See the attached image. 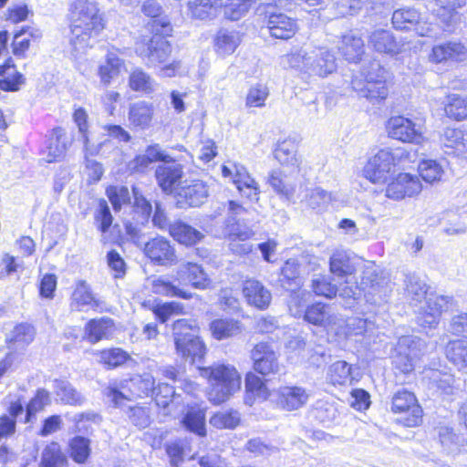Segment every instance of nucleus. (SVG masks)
<instances>
[{
  "instance_id": "61",
  "label": "nucleus",
  "mask_w": 467,
  "mask_h": 467,
  "mask_svg": "<svg viewBox=\"0 0 467 467\" xmlns=\"http://www.w3.org/2000/svg\"><path fill=\"white\" fill-rule=\"evenodd\" d=\"M327 377L334 385H346L350 383L352 380L351 367L346 361H336L329 367Z\"/></svg>"
},
{
  "instance_id": "53",
  "label": "nucleus",
  "mask_w": 467,
  "mask_h": 467,
  "mask_svg": "<svg viewBox=\"0 0 467 467\" xmlns=\"http://www.w3.org/2000/svg\"><path fill=\"white\" fill-rule=\"evenodd\" d=\"M42 467H67V459L57 442L47 444L41 455Z\"/></svg>"
},
{
  "instance_id": "47",
  "label": "nucleus",
  "mask_w": 467,
  "mask_h": 467,
  "mask_svg": "<svg viewBox=\"0 0 467 467\" xmlns=\"http://www.w3.org/2000/svg\"><path fill=\"white\" fill-rule=\"evenodd\" d=\"M267 182L275 192L287 200H290L296 192L295 184L289 182L287 176L280 170H273L268 175Z\"/></svg>"
},
{
  "instance_id": "27",
  "label": "nucleus",
  "mask_w": 467,
  "mask_h": 467,
  "mask_svg": "<svg viewBox=\"0 0 467 467\" xmlns=\"http://www.w3.org/2000/svg\"><path fill=\"white\" fill-rule=\"evenodd\" d=\"M267 28L270 35L275 38L289 39L298 30L295 19L282 13L271 14L267 21Z\"/></svg>"
},
{
  "instance_id": "9",
  "label": "nucleus",
  "mask_w": 467,
  "mask_h": 467,
  "mask_svg": "<svg viewBox=\"0 0 467 467\" xmlns=\"http://www.w3.org/2000/svg\"><path fill=\"white\" fill-rule=\"evenodd\" d=\"M386 130L389 138L404 143L421 145L427 141L424 125L403 116L391 117Z\"/></svg>"
},
{
  "instance_id": "43",
  "label": "nucleus",
  "mask_w": 467,
  "mask_h": 467,
  "mask_svg": "<svg viewBox=\"0 0 467 467\" xmlns=\"http://www.w3.org/2000/svg\"><path fill=\"white\" fill-rule=\"evenodd\" d=\"M129 86L133 91L150 95L156 91L158 83L141 68H135L130 75Z\"/></svg>"
},
{
  "instance_id": "50",
  "label": "nucleus",
  "mask_w": 467,
  "mask_h": 467,
  "mask_svg": "<svg viewBox=\"0 0 467 467\" xmlns=\"http://www.w3.org/2000/svg\"><path fill=\"white\" fill-rule=\"evenodd\" d=\"M420 20V14L415 8H400L392 15L393 26L398 30H410Z\"/></svg>"
},
{
  "instance_id": "38",
  "label": "nucleus",
  "mask_w": 467,
  "mask_h": 467,
  "mask_svg": "<svg viewBox=\"0 0 467 467\" xmlns=\"http://www.w3.org/2000/svg\"><path fill=\"white\" fill-rule=\"evenodd\" d=\"M211 335L216 340H224L241 333L242 328L238 321L232 318H217L209 325Z\"/></svg>"
},
{
  "instance_id": "10",
  "label": "nucleus",
  "mask_w": 467,
  "mask_h": 467,
  "mask_svg": "<svg viewBox=\"0 0 467 467\" xmlns=\"http://www.w3.org/2000/svg\"><path fill=\"white\" fill-rule=\"evenodd\" d=\"M222 173L233 182L242 196L252 202L259 201V184L244 165L228 161L222 166Z\"/></svg>"
},
{
  "instance_id": "5",
  "label": "nucleus",
  "mask_w": 467,
  "mask_h": 467,
  "mask_svg": "<svg viewBox=\"0 0 467 467\" xmlns=\"http://www.w3.org/2000/svg\"><path fill=\"white\" fill-rule=\"evenodd\" d=\"M160 23L162 29L150 38L141 37L136 42L135 52L143 60H147L148 67H159L166 63L171 54L172 47L170 42L161 34H168L171 31L169 22L154 20V24Z\"/></svg>"
},
{
  "instance_id": "34",
  "label": "nucleus",
  "mask_w": 467,
  "mask_h": 467,
  "mask_svg": "<svg viewBox=\"0 0 467 467\" xmlns=\"http://www.w3.org/2000/svg\"><path fill=\"white\" fill-rule=\"evenodd\" d=\"M70 144V139L66 131L57 128L53 130L47 149V161L53 162L63 159Z\"/></svg>"
},
{
  "instance_id": "37",
  "label": "nucleus",
  "mask_w": 467,
  "mask_h": 467,
  "mask_svg": "<svg viewBox=\"0 0 467 467\" xmlns=\"http://www.w3.org/2000/svg\"><path fill=\"white\" fill-rule=\"evenodd\" d=\"M329 268L339 277L350 276L356 271L355 259L347 251L336 250L330 257Z\"/></svg>"
},
{
  "instance_id": "24",
  "label": "nucleus",
  "mask_w": 467,
  "mask_h": 467,
  "mask_svg": "<svg viewBox=\"0 0 467 467\" xmlns=\"http://www.w3.org/2000/svg\"><path fill=\"white\" fill-rule=\"evenodd\" d=\"M368 45L375 51L382 54L395 56L404 50V43L398 41L393 34L385 29L374 30L368 36Z\"/></svg>"
},
{
  "instance_id": "57",
  "label": "nucleus",
  "mask_w": 467,
  "mask_h": 467,
  "mask_svg": "<svg viewBox=\"0 0 467 467\" xmlns=\"http://www.w3.org/2000/svg\"><path fill=\"white\" fill-rule=\"evenodd\" d=\"M256 0H227L223 2V16L231 21H238L251 9Z\"/></svg>"
},
{
  "instance_id": "55",
  "label": "nucleus",
  "mask_w": 467,
  "mask_h": 467,
  "mask_svg": "<svg viewBox=\"0 0 467 467\" xmlns=\"http://www.w3.org/2000/svg\"><path fill=\"white\" fill-rule=\"evenodd\" d=\"M446 116L457 121L467 119V99L457 94L447 97L444 105Z\"/></svg>"
},
{
  "instance_id": "7",
  "label": "nucleus",
  "mask_w": 467,
  "mask_h": 467,
  "mask_svg": "<svg viewBox=\"0 0 467 467\" xmlns=\"http://www.w3.org/2000/svg\"><path fill=\"white\" fill-rule=\"evenodd\" d=\"M363 75L366 81L363 87H359V81H352L353 88L358 95L368 99L372 103L385 99L389 94L386 85L387 70L378 61H373L367 68H364Z\"/></svg>"
},
{
  "instance_id": "62",
  "label": "nucleus",
  "mask_w": 467,
  "mask_h": 467,
  "mask_svg": "<svg viewBox=\"0 0 467 467\" xmlns=\"http://www.w3.org/2000/svg\"><path fill=\"white\" fill-rule=\"evenodd\" d=\"M177 354L184 358H190L192 362L203 358L206 348L203 341L198 337H190L182 344V349H176Z\"/></svg>"
},
{
  "instance_id": "4",
  "label": "nucleus",
  "mask_w": 467,
  "mask_h": 467,
  "mask_svg": "<svg viewBox=\"0 0 467 467\" xmlns=\"http://www.w3.org/2000/svg\"><path fill=\"white\" fill-rule=\"evenodd\" d=\"M309 296V293L305 291L294 292L288 304L290 313L294 317H301L304 314V318L308 323L321 326L328 333H333L337 328V324L343 323V318L331 314L328 307L321 303L314 304L305 310L304 307Z\"/></svg>"
},
{
  "instance_id": "46",
  "label": "nucleus",
  "mask_w": 467,
  "mask_h": 467,
  "mask_svg": "<svg viewBox=\"0 0 467 467\" xmlns=\"http://www.w3.org/2000/svg\"><path fill=\"white\" fill-rule=\"evenodd\" d=\"M424 379H429V384L436 388L441 394L451 395L454 392V378L447 373H441L435 369H427Z\"/></svg>"
},
{
  "instance_id": "42",
  "label": "nucleus",
  "mask_w": 467,
  "mask_h": 467,
  "mask_svg": "<svg viewBox=\"0 0 467 467\" xmlns=\"http://www.w3.org/2000/svg\"><path fill=\"white\" fill-rule=\"evenodd\" d=\"M241 41L238 32L222 29L215 37V51L222 57L229 56L235 51Z\"/></svg>"
},
{
  "instance_id": "45",
  "label": "nucleus",
  "mask_w": 467,
  "mask_h": 467,
  "mask_svg": "<svg viewBox=\"0 0 467 467\" xmlns=\"http://www.w3.org/2000/svg\"><path fill=\"white\" fill-rule=\"evenodd\" d=\"M183 426L190 431L205 436V408L191 407L182 419Z\"/></svg>"
},
{
  "instance_id": "3",
  "label": "nucleus",
  "mask_w": 467,
  "mask_h": 467,
  "mask_svg": "<svg viewBox=\"0 0 467 467\" xmlns=\"http://www.w3.org/2000/svg\"><path fill=\"white\" fill-rule=\"evenodd\" d=\"M415 161V154L403 147L379 150L363 169L366 179L374 184L385 183L392 169H405Z\"/></svg>"
},
{
  "instance_id": "36",
  "label": "nucleus",
  "mask_w": 467,
  "mask_h": 467,
  "mask_svg": "<svg viewBox=\"0 0 467 467\" xmlns=\"http://www.w3.org/2000/svg\"><path fill=\"white\" fill-rule=\"evenodd\" d=\"M441 143L444 148L459 157L467 159V140L464 139V134L462 130L447 128L441 136Z\"/></svg>"
},
{
  "instance_id": "40",
  "label": "nucleus",
  "mask_w": 467,
  "mask_h": 467,
  "mask_svg": "<svg viewBox=\"0 0 467 467\" xmlns=\"http://www.w3.org/2000/svg\"><path fill=\"white\" fill-rule=\"evenodd\" d=\"M170 234L179 243L192 245L200 242L204 234L182 222H176L169 226Z\"/></svg>"
},
{
  "instance_id": "32",
  "label": "nucleus",
  "mask_w": 467,
  "mask_h": 467,
  "mask_svg": "<svg viewBox=\"0 0 467 467\" xmlns=\"http://www.w3.org/2000/svg\"><path fill=\"white\" fill-rule=\"evenodd\" d=\"M124 67V60L116 52L109 51L104 62L98 67V76L99 77L100 83L106 87L109 86L120 75Z\"/></svg>"
},
{
  "instance_id": "29",
  "label": "nucleus",
  "mask_w": 467,
  "mask_h": 467,
  "mask_svg": "<svg viewBox=\"0 0 467 467\" xmlns=\"http://www.w3.org/2000/svg\"><path fill=\"white\" fill-rule=\"evenodd\" d=\"M438 440L447 454L455 455L467 451L465 439L455 433L454 430L447 425H440L436 428Z\"/></svg>"
},
{
  "instance_id": "21",
  "label": "nucleus",
  "mask_w": 467,
  "mask_h": 467,
  "mask_svg": "<svg viewBox=\"0 0 467 467\" xmlns=\"http://www.w3.org/2000/svg\"><path fill=\"white\" fill-rule=\"evenodd\" d=\"M183 175V167L173 161L159 165L155 171V176L159 186L167 193H174L178 185H182L180 180Z\"/></svg>"
},
{
  "instance_id": "63",
  "label": "nucleus",
  "mask_w": 467,
  "mask_h": 467,
  "mask_svg": "<svg viewBox=\"0 0 467 467\" xmlns=\"http://www.w3.org/2000/svg\"><path fill=\"white\" fill-rule=\"evenodd\" d=\"M269 96L268 88L261 83L251 86L245 98V106L248 108H262Z\"/></svg>"
},
{
  "instance_id": "30",
  "label": "nucleus",
  "mask_w": 467,
  "mask_h": 467,
  "mask_svg": "<svg viewBox=\"0 0 467 467\" xmlns=\"http://www.w3.org/2000/svg\"><path fill=\"white\" fill-rule=\"evenodd\" d=\"M243 293L249 305L259 309L266 308L272 299L270 291L257 280H246L244 284Z\"/></svg>"
},
{
  "instance_id": "51",
  "label": "nucleus",
  "mask_w": 467,
  "mask_h": 467,
  "mask_svg": "<svg viewBox=\"0 0 467 467\" xmlns=\"http://www.w3.org/2000/svg\"><path fill=\"white\" fill-rule=\"evenodd\" d=\"M368 323L366 319L350 317L347 320L343 319V323H337L333 333L339 338H347L350 336L364 334L368 330Z\"/></svg>"
},
{
  "instance_id": "17",
  "label": "nucleus",
  "mask_w": 467,
  "mask_h": 467,
  "mask_svg": "<svg viewBox=\"0 0 467 467\" xmlns=\"http://www.w3.org/2000/svg\"><path fill=\"white\" fill-rule=\"evenodd\" d=\"M254 369L262 374L269 375L278 372V355L273 347L267 343H258L251 351Z\"/></svg>"
},
{
  "instance_id": "56",
  "label": "nucleus",
  "mask_w": 467,
  "mask_h": 467,
  "mask_svg": "<svg viewBox=\"0 0 467 467\" xmlns=\"http://www.w3.org/2000/svg\"><path fill=\"white\" fill-rule=\"evenodd\" d=\"M420 178L427 183L433 184L441 180L444 174L442 165L436 160H422L418 166Z\"/></svg>"
},
{
  "instance_id": "14",
  "label": "nucleus",
  "mask_w": 467,
  "mask_h": 467,
  "mask_svg": "<svg viewBox=\"0 0 467 467\" xmlns=\"http://www.w3.org/2000/svg\"><path fill=\"white\" fill-rule=\"evenodd\" d=\"M391 410L395 413H408L404 419V424L408 427L418 426L422 420V410L410 391L402 389L396 392L392 398Z\"/></svg>"
},
{
  "instance_id": "15",
  "label": "nucleus",
  "mask_w": 467,
  "mask_h": 467,
  "mask_svg": "<svg viewBox=\"0 0 467 467\" xmlns=\"http://www.w3.org/2000/svg\"><path fill=\"white\" fill-rule=\"evenodd\" d=\"M450 303L451 297L449 296L429 295L424 306L421 307L417 317L419 325L429 328L436 327L442 312L449 308Z\"/></svg>"
},
{
  "instance_id": "54",
  "label": "nucleus",
  "mask_w": 467,
  "mask_h": 467,
  "mask_svg": "<svg viewBox=\"0 0 467 467\" xmlns=\"http://www.w3.org/2000/svg\"><path fill=\"white\" fill-rule=\"evenodd\" d=\"M446 357L458 369L467 368V341H450L446 347Z\"/></svg>"
},
{
  "instance_id": "1",
  "label": "nucleus",
  "mask_w": 467,
  "mask_h": 467,
  "mask_svg": "<svg viewBox=\"0 0 467 467\" xmlns=\"http://www.w3.org/2000/svg\"><path fill=\"white\" fill-rule=\"evenodd\" d=\"M105 20L95 0H76L70 12V45L84 53L105 28Z\"/></svg>"
},
{
  "instance_id": "52",
  "label": "nucleus",
  "mask_w": 467,
  "mask_h": 467,
  "mask_svg": "<svg viewBox=\"0 0 467 467\" xmlns=\"http://www.w3.org/2000/svg\"><path fill=\"white\" fill-rule=\"evenodd\" d=\"M254 235V232L248 228H241L239 225L233 226L229 233L230 248L239 254H245L252 251V245L245 243L239 244L238 241H246Z\"/></svg>"
},
{
  "instance_id": "28",
  "label": "nucleus",
  "mask_w": 467,
  "mask_h": 467,
  "mask_svg": "<svg viewBox=\"0 0 467 467\" xmlns=\"http://www.w3.org/2000/svg\"><path fill=\"white\" fill-rule=\"evenodd\" d=\"M388 283V278L379 274L378 266L374 264H368L363 270L359 285L365 293L380 295L385 293Z\"/></svg>"
},
{
  "instance_id": "60",
  "label": "nucleus",
  "mask_w": 467,
  "mask_h": 467,
  "mask_svg": "<svg viewBox=\"0 0 467 467\" xmlns=\"http://www.w3.org/2000/svg\"><path fill=\"white\" fill-rule=\"evenodd\" d=\"M96 355L98 361L109 368L119 367L130 359V355L119 348L104 349Z\"/></svg>"
},
{
  "instance_id": "2",
  "label": "nucleus",
  "mask_w": 467,
  "mask_h": 467,
  "mask_svg": "<svg viewBox=\"0 0 467 467\" xmlns=\"http://www.w3.org/2000/svg\"><path fill=\"white\" fill-rule=\"evenodd\" d=\"M201 374L208 379L207 398L214 405L227 401L241 389L242 377L234 365L216 363L202 368Z\"/></svg>"
},
{
  "instance_id": "33",
  "label": "nucleus",
  "mask_w": 467,
  "mask_h": 467,
  "mask_svg": "<svg viewBox=\"0 0 467 467\" xmlns=\"http://www.w3.org/2000/svg\"><path fill=\"white\" fill-rule=\"evenodd\" d=\"M154 116L152 103L140 100L130 106L128 119L131 126L140 130L148 129Z\"/></svg>"
},
{
  "instance_id": "20",
  "label": "nucleus",
  "mask_w": 467,
  "mask_h": 467,
  "mask_svg": "<svg viewBox=\"0 0 467 467\" xmlns=\"http://www.w3.org/2000/svg\"><path fill=\"white\" fill-rule=\"evenodd\" d=\"M467 59V47L461 42L450 41L435 45L429 55V60L439 64L447 61L462 62Z\"/></svg>"
},
{
  "instance_id": "23",
  "label": "nucleus",
  "mask_w": 467,
  "mask_h": 467,
  "mask_svg": "<svg viewBox=\"0 0 467 467\" xmlns=\"http://www.w3.org/2000/svg\"><path fill=\"white\" fill-rule=\"evenodd\" d=\"M99 306V300L93 294L90 285L84 280L76 283L70 296V309L78 312L96 310Z\"/></svg>"
},
{
  "instance_id": "41",
  "label": "nucleus",
  "mask_w": 467,
  "mask_h": 467,
  "mask_svg": "<svg viewBox=\"0 0 467 467\" xmlns=\"http://www.w3.org/2000/svg\"><path fill=\"white\" fill-rule=\"evenodd\" d=\"M152 292L158 295L191 299L195 294L173 285L166 276H158L151 282Z\"/></svg>"
},
{
  "instance_id": "59",
  "label": "nucleus",
  "mask_w": 467,
  "mask_h": 467,
  "mask_svg": "<svg viewBox=\"0 0 467 467\" xmlns=\"http://www.w3.org/2000/svg\"><path fill=\"white\" fill-rule=\"evenodd\" d=\"M69 455L71 459L79 464H83L88 459L91 448L90 441L82 436H76L69 441Z\"/></svg>"
},
{
  "instance_id": "49",
  "label": "nucleus",
  "mask_w": 467,
  "mask_h": 467,
  "mask_svg": "<svg viewBox=\"0 0 467 467\" xmlns=\"http://www.w3.org/2000/svg\"><path fill=\"white\" fill-rule=\"evenodd\" d=\"M245 402L250 405L254 399L265 400L269 397V391L265 382L254 373H248L245 377Z\"/></svg>"
},
{
  "instance_id": "6",
  "label": "nucleus",
  "mask_w": 467,
  "mask_h": 467,
  "mask_svg": "<svg viewBox=\"0 0 467 467\" xmlns=\"http://www.w3.org/2000/svg\"><path fill=\"white\" fill-rule=\"evenodd\" d=\"M155 380L150 374H144L129 380H123L119 385H109L105 389V395L116 407H122L127 400L142 395H154Z\"/></svg>"
},
{
  "instance_id": "22",
  "label": "nucleus",
  "mask_w": 467,
  "mask_h": 467,
  "mask_svg": "<svg viewBox=\"0 0 467 467\" xmlns=\"http://www.w3.org/2000/svg\"><path fill=\"white\" fill-rule=\"evenodd\" d=\"M73 119L78 128V131L81 135V140L84 145V150L86 151L87 155H103L105 153L103 148L112 147L111 140L108 139L96 143L93 139L89 138L88 134V114L84 109H77L73 114Z\"/></svg>"
},
{
  "instance_id": "8",
  "label": "nucleus",
  "mask_w": 467,
  "mask_h": 467,
  "mask_svg": "<svg viewBox=\"0 0 467 467\" xmlns=\"http://www.w3.org/2000/svg\"><path fill=\"white\" fill-rule=\"evenodd\" d=\"M128 232L137 246L142 250L144 255L154 265L172 266L178 263L175 248L165 237L157 235L143 242L140 236L137 237L135 234H133L131 230L129 229Z\"/></svg>"
},
{
  "instance_id": "35",
  "label": "nucleus",
  "mask_w": 467,
  "mask_h": 467,
  "mask_svg": "<svg viewBox=\"0 0 467 467\" xmlns=\"http://www.w3.org/2000/svg\"><path fill=\"white\" fill-rule=\"evenodd\" d=\"M339 51L346 60L358 63L365 52V45L361 36L348 33L342 37Z\"/></svg>"
},
{
  "instance_id": "26",
  "label": "nucleus",
  "mask_w": 467,
  "mask_h": 467,
  "mask_svg": "<svg viewBox=\"0 0 467 467\" xmlns=\"http://www.w3.org/2000/svg\"><path fill=\"white\" fill-rule=\"evenodd\" d=\"M275 159L283 166L291 169V172H299L301 159L297 155V144L293 139L279 141L274 150Z\"/></svg>"
},
{
  "instance_id": "64",
  "label": "nucleus",
  "mask_w": 467,
  "mask_h": 467,
  "mask_svg": "<svg viewBox=\"0 0 467 467\" xmlns=\"http://www.w3.org/2000/svg\"><path fill=\"white\" fill-rule=\"evenodd\" d=\"M240 423V416L237 411H220L210 419V424L217 429H234Z\"/></svg>"
},
{
  "instance_id": "19",
  "label": "nucleus",
  "mask_w": 467,
  "mask_h": 467,
  "mask_svg": "<svg viewBox=\"0 0 467 467\" xmlns=\"http://www.w3.org/2000/svg\"><path fill=\"white\" fill-rule=\"evenodd\" d=\"M276 403L286 410H295L306 404L310 394L303 387L281 386L273 392Z\"/></svg>"
},
{
  "instance_id": "48",
  "label": "nucleus",
  "mask_w": 467,
  "mask_h": 467,
  "mask_svg": "<svg viewBox=\"0 0 467 467\" xmlns=\"http://www.w3.org/2000/svg\"><path fill=\"white\" fill-rule=\"evenodd\" d=\"M333 200L331 192L319 187L306 189L301 202L312 210H323Z\"/></svg>"
},
{
  "instance_id": "12",
  "label": "nucleus",
  "mask_w": 467,
  "mask_h": 467,
  "mask_svg": "<svg viewBox=\"0 0 467 467\" xmlns=\"http://www.w3.org/2000/svg\"><path fill=\"white\" fill-rule=\"evenodd\" d=\"M422 184L418 175L400 172L387 184L385 196L393 201H401L420 194Z\"/></svg>"
},
{
  "instance_id": "16",
  "label": "nucleus",
  "mask_w": 467,
  "mask_h": 467,
  "mask_svg": "<svg viewBox=\"0 0 467 467\" xmlns=\"http://www.w3.org/2000/svg\"><path fill=\"white\" fill-rule=\"evenodd\" d=\"M337 68L335 56L325 48L309 50L306 57V75L325 78Z\"/></svg>"
},
{
  "instance_id": "31",
  "label": "nucleus",
  "mask_w": 467,
  "mask_h": 467,
  "mask_svg": "<svg viewBox=\"0 0 467 467\" xmlns=\"http://www.w3.org/2000/svg\"><path fill=\"white\" fill-rule=\"evenodd\" d=\"M84 338L91 344L102 339H108L115 330L114 323L110 318L101 317L90 319L85 326Z\"/></svg>"
},
{
  "instance_id": "11",
  "label": "nucleus",
  "mask_w": 467,
  "mask_h": 467,
  "mask_svg": "<svg viewBox=\"0 0 467 467\" xmlns=\"http://www.w3.org/2000/svg\"><path fill=\"white\" fill-rule=\"evenodd\" d=\"M424 347V342L416 337H401L393 354V364L396 368L403 373L412 371Z\"/></svg>"
},
{
  "instance_id": "18",
  "label": "nucleus",
  "mask_w": 467,
  "mask_h": 467,
  "mask_svg": "<svg viewBox=\"0 0 467 467\" xmlns=\"http://www.w3.org/2000/svg\"><path fill=\"white\" fill-rule=\"evenodd\" d=\"M176 280L180 284H190L192 287L205 290L211 287L212 280L202 265L192 262H183L176 269Z\"/></svg>"
},
{
  "instance_id": "39",
  "label": "nucleus",
  "mask_w": 467,
  "mask_h": 467,
  "mask_svg": "<svg viewBox=\"0 0 467 467\" xmlns=\"http://www.w3.org/2000/svg\"><path fill=\"white\" fill-rule=\"evenodd\" d=\"M54 392L57 400L64 404L80 406L85 402V397L66 380L56 379Z\"/></svg>"
},
{
  "instance_id": "44",
  "label": "nucleus",
  "mask_w": 467,
  "mask_h": 467,
  "mask_svg": "<svg viewBox=\"0 0 467 467\" xmlns=\"http://www.w3.org/2000/svg\"><path fill=\"white\" fill-rule=\"evenodd\" d=\"M173 337L176 349H182V344L190 337L198 336L199 327L195 320L179 319L174 322Z\"/></svg>"
},
{
  "instance_id": "58",
  "label": "nucleus",
  "mask_w": 467,
  "mask_h": 467,
  "mask_svg": "<svg viewBox=\"0 0 467 467\" xmlns=\"http://www.w3.org/2000/svg\"><path fill=\"white\" fill-rule=\"evenodd\" d=\"M35 335V328L31 325L20 324L14 327L7 340L15 348H23L34 340Z\"/></svg>"
},
{
  "instance_id": "25",
  "label": "nucleus",
  "mask_w": 467,
  "mask_h": 467,
  "mask_svg": "<svg viewBox=\"0 0 467 467\" xmlns=\"http://www.w3.org/2000/svg\"><path fill=\"white\" fill-rule=\"evenodd\" d=\"M223 0H188L187 15L192 19L213 20L222 12Z\"/></svg>"
},
{
  "instance_id": "13",
  "label": "nucleus",
  "mask_w": 467,
  "mask_h": 467,
  "mask_svg": "<svg viewBox=\"0 0 467 467\" xmlns=\"http://www.w3.org/2000/svg\"><path fill=\"white\" fill-rule=\"evenodd\" d=\"M177 204L181 208L198 207L208 198V187L200 180H185L175 190Z\"/></svg>"
}]
</instances>
